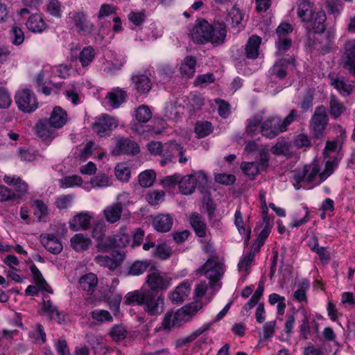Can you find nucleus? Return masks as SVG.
Masks as SVG:
<instances>
[{
  "label": "nucleus",
  "mask_w": 355,
  "mask_h": 355,
  "mask_svg": "<svg viewBox=\"0 0 355 355\" xmlns=\"http://www.w3.org/2000/svg\"><path fill=\"white\" fill-rule=\"evenodd\" d=\"M3 181L15 188V191H11L8 187L0 185V202L12 200L26 193L28 191V185L19 177L17 175H4Z\"/></svg>",
  "instance_id": "obj_6"
},
{
  "label": "nucleus",
  "mask_w": 355,
  "mask_h": 355,
  "mask_svg": "<svg viewBox=\"0 0 355 355\" xmlns=\"http://www.w3.org/2000/svg\"><path fill=\"white\" fill-rule=\"evenodd\" d=\"M345 67H355V43L348 41L345 44Z\"/></svg>",
  "instance_id": "obj_48"
},
{
  "label": "nucleus",
  "mask_w": 355,
  "mask_h": 355,
  "mask_svg": "<svg viewBox=\"0 0 355 355\" xmlns=\"http://www.w3.org/2000/svg\"><path fill=\"white\" fill-rule=\"evenodd\" d=\"M309 288V283L306 279H304L300 287L294 292L293 299L297 302H303L306 301V293Z\"/></svg>",
  "instance_id": "obj_56"
},
{
  "label": "nucleus",
  "mask_w": 355,
  "mask_h": 355,
  "mask_svg": "<svg viewBox=\"0 0 355 355\" xmlns=\"http://www.w3.org/2000/svg\"><path fill=\"white\" fill-rule=\"evenodd\" d=\"M30 270L33 277V282L40 291H44L52 293L51 288L49 287L45 279H44L41 272L35 265L30 266Z\"/></svg>",
  "instance_id": "obj_39"
},
{
  "label": "nucleus",
  "mask_w": 355,
  "mask_h": 355,
  "mask_svg": "<svg viewBox=\"0 0 355 355\" xmlns=\"http://www.w3.org/2000/svg\"><path fill=\"white\" fill-rule=\"evenodd\" d=\"M190 135L187 130H182L177 139L164 145L163 157L160 160L162 166L173 162L176 155H180L179 162L180 164H185L187 162V158L184 155V150L182 145L189 141Z\"/></svg>",
  "instance_id": "obj_2"
},
{
  "label": "nucleus",
  "mask_w": 355,
  "mask_h": 355,
  "mask_svg": "<svg viewBox=\"0 0 355 355\" xmlns=\"http://www.w3.org/2000/svg\"><path fill=\"white\" fill-rule=\"evenodd\" d=\"M94 214L89 211H83L76 213L69 220V227L74 232L85 231L90 228Z\"/></svg>",
  "instance_id": "obj_12"
},
{
  "label": "nucleus",
  "mask_w": 355,
  "mask_h": 355,
  "mask_svg": "<svg viewBox=\"0 0 355 355\" xmlns=\"http://www.w3.org/2000/svg\"><path fill=\"white\" fill-rule=\"evenodd\" d=\"M105 232V225L103 222H99L95 224L92 235L97 241V244L101 241H107V239H103Z\"/></svg>",
  "instance_id": "obj_63"
},
{
  "label": "nucleus",
  "mask_w": 355,
  "mask_h": 355,
  "mask_svg": "<svg viewBox=\"0 0 355 355\" xmlns=\"http://www.w3.org/2000/svg\"><path fill=\"white\" fill-rule=\"evenodd\" d=\"M26 25L28 29L33 33H42L46 28V24L40 14L30 16Z\"/></svg>",
  "instance_id": "obj_34"
},
{
  "label": "nucleus",
  "mask_w": 355,
  "mask_h": 355,
  "mask_svg": "<svg viewBox=\"0 0 355 355\" xmlns=\"http://www.w3.org/2000/svg\"><path fill=\"white\" fill-rule=\"evenodd\" d=\"M205 187L207 184V178L202 171L194 172L193 174L181 176L179 181L180 191L184 195L191 194L196 187Z\"/></svg>",
  "instance_id": "obj_8"
},
{
  "label": "nucleus",
  "mask_w": 355,
  "mask_h": 355,
  "mask_svg": "<svg viewBox=\"0 0 355 355\" xmlns=\"http://www.w3.org/2000/svg\"><path fill=\"white\" fill-rule=\"evenodd\" d=\"M131 86L139 94L148 93L152 87L148 76L144 73H136L131 76Z\"/></svg>",
  "instance_id": "obj_22"
},
{
  "label": "nucleus",
  "mask_w": 355,
  "mask_h": 355,
  "mask_svg": "<svg viewBox=\"0 0 355 355\" xmlns=\"http://www.w3.org/2000/svg\"><path fill=\"white\" fill-rule=\"evenodd\" d=\"M71 19L78 29V33L87 35L93 31L94 25L87 19L86 15L83 12L73 13Z\"/></svg>",
  "instance_id": "obj_24"
},
{
  "label": "nucleus",
  "mask_w": 355,
  "mask_h": 355,
  "mask_svg": "<svg viewBox=\"0 0 355 355\" xmlns=\"http://www.w3.org/2000/svg\"><path fill=\"white\" fill-rule=\"evenodd\" d=\"M201 309L202 304L196 302L178 309L174 312L176 324H178L180 327L185 322L189 321L193 315H195Z\"/></svg>",
  "instance_id": "obj_18"
},
{
  "label": "nucleus",
  "mask_w": 355,
  "mask_h": 355,
  "mask_svg": "<svg viewBox=\"0 0 355 355\" xmlns=\"http://www.w3.org/2000/svg\"><path fill=\"white\" fill-rule=\"evenodd\" d=\"M104 297L114 314L115 315H118L122 295L117 293H113L111 289H110L107 293L104 294Z\"/></svg>",
  "instance_id": "obj_41"
},
{
  "label": "nucleus",
  "mask_w": 355,
  "mask_h": 355,
  "mask_svg": "<svg viewBox=\"0 0 355 355\" xmlns=\"http://www.w3.org/2000/svg\"><path fill=\"white\" fill-rule=\"evenodd\" d=\"M91 315L93 320L101 323L112 321V316L110 313L106 310L96 309L91 313Z\"/></svg>",
  "instance_id": "obj_61"
},
{
  "label": "nucleus",
  "mask_w": 355,
  "mask_h": 355,
  "mask_svg": "<svg viewBox=\"0 0 355 355\" xmlns=\"http://www.w3.org/2000/svg\"><path fill=\"white\" fill-rule=\"evenodd\" d=\"M150 260H137L132 263L128 269V275L138 276L143 274L150 266Z\"/></svg>",
  "instance_id": "obj_46"
},
{
  "label": "nucleus",
  "mask_w": 355,
  "mask_h": 355,
  "mask_svg": "<svg viewBox=\"0 0 355 355\" xmlns=\"http://www.w3.org/2000/svg\"><path fill=\"white\" fill-rule=\"evenodd\" d=\"M112 182L110 177L105 173H98L93 176L89 182H85L83 189L89 191L92 189H103L111 186Z\"/></svg>",
  "instance_id": "obj_26"
},
{
  "label": "nucleus",
  "mask_w": 355,
  "mask_h": 355,
  "mask_svg": "<svg viewBox=\"0 0 355 355\" xmlns=\"http://www.w3.org/2000/svg\"><path fill=\"white\" fill-rule=\"evenodd\" d=\"M140 151L139 146L135 141L128 139L121 138L116 141V146L112 152L115 155L121 153L136 155Z\"/></svg>",
  "instance_id": "obj_25"
},
{
  "label": "nucleus",
  "mask_w": 355,
  "mask_h": 355,
  "mask_svg": "<svg viewBox=\"0 0 355 355\" xmlns=\"http://www.w3.org/2000/svg\"><path fill=\"white\" fill-rule=\"evenodd\" d=\"M126 92L120 88H114L107 93L103 104L112 109L118 108L125 100Z\"/></svg>",
  "instance_id": "obj_23"
},
{
  "label": "nucleus",
  "mask_w": 355,
  "mask_h": 355,
  "mask_svg": "<svg viewBox=\"0 0 355 355\" xmlns=\"http://www.w3.org/2000/svg\"><path fill=\"white\" fill-rule=\"evenodd\" d=\"M130 243V237L123 229L112 238H108L107 241H101L97 244V248L99 251L105 252L113 247L125 248Z\"/></svg>",
  "instance_id": "obj_11"
},
{
  "label": "nucleus",
  "mask_w": 355,
  "mask_h": 355,
  "mask_svg": "<svg viewBox=\"0 0 355 355\" xmlns=\"http://www.w3.org/2000/svg\"><path fill=\"white\" fill-rule=\"evenodd\" d=\"M191 293V284L184 281L179 284L170 294L169 298L173 302H182L185 300Z\"/></svg>",
  "instance_id": "obj_29"
},
{
  "label": "nucleus",
  "mask_w": 355,
  "mask_h": 355,
  "mask_svg": "<svg viewBox=\"0 0 355 355\" xmlns=\"http://www.w3.org/2000/svg\"><path fill=\"white\" fill-rule=\"evenodd\" d=\"M146 278V283L152 291H165L172 284L168 275L157 270L149 273Z\"/></svg>",
  "instance_id": "obj_14"
},
{
  "label": "nucleus",
  "mask_w": 355,
  "mask_h": 355,
  "mask_svg": "<svg viewBox=\"0 0 355 355\" xmlns=\"http://www.w3.org/2000/svg\"><path fill=\"white\" fill-rule=\"evenodd\" d=\"M146 148L150 155L163 157L164 145L161 142L151 141L146 144Z\"/></svg>",
  "instance_id": "obj_64"
},
{
  "label": "nucleus",
  "mask_w": 355,
  "mask_h": 355,
  "mask_svg": "<svg viewBox=\"0 0 355 355\" xmlns=\"http://www.w3.org/2000/svg\"><path fill=\"white\" fill-rule=\"evenodd\" d=\"M271 231V226L266 224L255 241L254 246L252 248L254 251H259L260 248L263 245L265 240L268 236Z\"/></svg>",
  "instance_id": "obj_59"
},
{
  "label": "nucleus",
  "mask_w": 355,
  "mask_h": 355,
  "mask_svg": "<svg viewBox=\"0 0 355 355\" xmlns=\"http://www.w3.org/2000/svg\"><path fill=\"white\" fill-rule=\"evenodd\" d=\"M122 211L123 207L121 202H116L105 207L103 213L107 222L115 223L120 220Z\"/></svg>",
  "instance_id": "obj_28"
},
{
  "label": "nucleus",
  "mask_w": 355,
  "mask_h": 355,
  "mask_svg": "<svg viewBox=\"0 0 355 355\" xmlns=\"http://www.w3.org/2000/svg\"><path fill=\"white\" fill-rule=\"evenodd\" d=\"M144 309L151 316H157L162 314L164 310V297L158 296L156 298H153L150 295H147L144 304Z\"/></svg>",
  "instance_id": "obj_20"
},
{
  "label": "nucleus",
  "mask_w": 355,
  "mask_h": 355,
  "mask_svg": "<svg viewBox=\"0 0 355 355\" xmlns=\"http://www.w3.org/2000/svg\"><path fill=\"white\" fill-rule=\"evenodd\" d=\"M325 8L329 14L338 16L343 10L341 0H326Z\"/></svg>",
  "instance_id": "obj_58"
},
{
  "label": "nucleus",
  "mask_w": 355,
  "mask_h": 355,
  "mask_svg": "<svg viewBox=\"0 0 355 355\" xmlns=\"http://www.w3.org/2000/svg\"><path fill=\"white\" fill-rule=\"evenodd\" d=\"M303 170L306 171L307 183L318 185L325 180H320L321 172L317 162H313L309 165L305 166Z\"/></svg>",
  "instance_id": "obj_31"
},
{
  "label": "nucleus",
  "mask_w": 355,
  "mask_h": 355,
  "mask_svg": "<svg viewBox=\"0 0 355 355\" xmlns=\"http://www.w3.org/2000/svg\"><path fill=\"white\" fill-rule=\"evenodd\" d=\"M255 252L256 251L252 248L250 252L243 255L242 259L238 264L239 272L243 277H245L250 271Z\"/></svg>",
  "instance_id": "obj_42"
},
{
  "label": "nucleus",
  "mask_w": 355,
  "mask_h": 355,
  "mask_svg": "<svg viewBox=\"0 0 355 355\" xmlns=\"http://www.w3.org/2000/svg\"><path fill=\"white\" fill-rule=\"evenodd\" d=\"M82 178L78 175L65 176L60 179L59 184L62 189H68L73 187H82L84 185Z\"/></svg>",
  "instance_id": "obj_44"
},
{
  "label": "nucleus",
  "mask_w": 355,
  "mask_h": 355,
  "mask_svg": "<svg viewBox=\"0 0 355 355\" xmlns=\"http://www.w3.org/2000/svg\"><path fill=\"white\" fill-rule=\"evenodd\" d=\"M12 43L15 45H20L24 40L23 30L17 26H13L10 31Z\"/></svg>",
  "instance_id": "obj_62"
},
{
  "label": "nucleus",
  "mask_w": 355,
  "mask_h": 355,
  "mask_svg": "<svg viewBox=\"0 0 355 355\" xmlns=\"http://www.w3.org/2000/svg\"><path fill=\"white\" fill-rule=\"evenodd\" d=\"M184 103L185 100L183 97L168 102L164 108V117L169 121L178 120L184 113Z\"/></svg>",
  "instance_id": "obj_17"
},
{
  "label": "nucleus",
  "mask_w": 355,
  "mask_h": 355,
  "mask_svg": "<svg viewBox=\"0 0 355 355\" xmlns=\"http://www.w3.org/2000/svg\"><path fill=\"white\" fill-rule=\"evenodd\" d=\"M67 121L66 111L61 107L56 106L53 109L48 122L38 128V133L44 139H52L56 137L55 130L62 128Z\"/></svg>",
  "instance_id": "obj_4"
},
{
  "label": "nucleus",
  "mask_w": 355,
  "mask_h": 355,
  "mask_svg": "<svg viewBox=\"0 0 355 355\" xmlns=\"http://www.w3.org/2000/svg\"><path fill=\"white\" fill-rule=\"evenodd\" d=\"M346 112V107L338 100L331 99L330 101V114L337 119Z\"/></svg>",
  "instance_id": "obj_60"
},
{
  "label": "nucleus",
  "mask_w": 355,
  "mask_h": 355,
  "mask_svg": "<svg viewBox=\"0 0 355 355\" xmlns=\"http://www.w3.org/2000/svg\"><path fill=\"white\" fill-rule=\"evenodd\" d=\"M227 35V27L223 22L210 24L207 20L200 19L190 31L189 35L193 42L205 44L210 42L214 46L223 44Z\"/></svg>",
  "instance_id": "obj_1"
},
{
  "label": "nucleus",
  "mask_w": 355,
  "mask_h": 355,
  "mask_svg": "<svg viewBox=\"0 0 355 355\" xmlns=\"http://www.w3.org/2000/svg\"><path fill=\"white\" fill-rule=\"evenodd\" d=\"M119 125L118 120L110 115L103 114L95 119L93 123L94 131L99 137H105Z\"/></svg>",
  "instance_id": "obj_10"
},
{
  "label": "nucleus",
  "mask_w": 355,
  "mask_h": 355,
  "mask_svg": "<svg viewBox=\"0 0 355 355\" xmlns=\"http://www.w3.org/2000/svg\"><path fill=\"white\" fill-rule=\"evenodd\" d=\"M212 131V125L208 121L197 122L195 127V132L198 137L202 138L207 136Z\"/></svg>",
  "instance_id": "obj_55"
},
{
  "label": "nucleus",
  "mask_w": 355,
  "mask_h": 355,
  "mask_svg": "<svg viewBox=\"0 0 355 355\" xmlns=\"http://www.w3.org/2000/svg\"><path fill=\"white\" fill-rule=\"evenodd\" d=\"M35 84L37 91L46 96L56 94L60 89L59 84L49 80L44 71H42L35 78Z\"/></svg>",
  "instance_id": "obj_19"
},
{
  "label": "nucleus",
  "mask_w": 355,
  "mask_h": 355,
  "mask_svg": "<svg viewBox=\"0 0 355 355\" xmlns=\"http://www.w3.org/2000/svg\"><path fill=\"white\" fill-rule=\"evenodd\" d=\"M53 232L42 234L40 236V241L44 247L52 254H58L63 249L62 243L60 241L61 237L67 233V228L64 223H60L57 228L52 229Z\"/></svg>",
  "instance_id": "obj_7"
},
{
  "label": "nucleus",
  "mask_w": 355,
  "mask_h": 355,
  "mask_svg": "<svg viewBox=\"0 0 355 355\" xmlns=\"http://www.w3.org/2000/svg\"><path fill=\"white\" fill-rule=\"evenodd\" d=\"M98 284L97 276L92 272L83 275L79 279V286L85 291L92 293Z\"/></svg>",
  "instance_id": "obj_35"
},
{
  "label": "nucleus",
  "mask_w": 355,
  "mask_h": 355,
  "mask_svg": "<svg viewBox=\"0 0 355 355\" xmlns=\"http://www.w3.org/2000/svg\"><path fill=\"white\" fill-rule=\"evenodd\" d=\"M155 178L156 174L153 170L143 171L139 175V184L143 187H149L153 185Z\"/></svg>",
  "instance_id": "obj_53"
},
{
  "label": "nucleus",
  "mask_w": 355,
  "mask_h": 355,
  "mask_svg": "<svg viewBox=\"0 0 355 355\" xmlns=\"http://www.w3.org/2000/svg\"><path fill=\"white\" fill-rule=\"evenodd\" d=\"M268 166V156L265 150L260 152V161L257 163L244 162L241 164L243 173L250 178H254L259 173Z\"/></svg>",
  "instance_id": "obj_15"
},
{
  "label": "nucleus",
  "mask_w": 355,
  "mask_h": 355,
  "mask_svg": "<svg viewBox=\"0 0 355 355\" xmlns=\"http://www.w3.org/2000/svg\"><path fill=\"white\" fill-rule=\"evenodd\" d=\"M234 224L239 234L245 238V243L247 244L250 239V230L247 224L243 221L239 209H236L234 214Z\"/></svg>",
  "instance_id": "obj_40"
},
{
  "label": "nucleus",
  "mask_w": 355,
  "mask_h": 355,
  "mask_svg": "<svg viewBox=\"0 0 355 355\" xmlns=\"http://www.w3.org/2000/svg\"><path fill=\"white\" fill-rule=\"evenodd\" d=\"M32 207L34 210V215L39 220H42L47 216L48 207L42 200H34Z\"/></svg>",
  "instance_id": "obj_51"
},
{
  "label": "nucleus",
  "mask_w": 355,
  "mask_h": 355,
  "mask_svg": "<svg viewBox=\"0 0 355 355\" xmlns=\"http://www.w3.org/2000/svg\"><path fill=\"white\" fill-rule=\"evenodd\" d=\"M147 295L142 290H136L128 293L125 295L124 303L127 305L138 304L141 305L144 304Z\"/></svg>",
  "instance_id": "obj_43"
},
{
  "label": "nucleus",
  "mask_w": 355,
  "mask_h": 355,
  "mask_svg": "<svg viewBox=\"0 0 355 355\" xmlns=\"http://www.w3.org/2000/svg\"><path fill=\"white\" fill-rule=\"evenodd\" d=\"M92 244L91 239L83 233H76L70 239L71 247L76 252H83L89 248Z\"/></svg>",
  "instance_id": "obj_30"
},
{
  "label": "nucleus",
  "mask_w": 355,
  "mask_h": 355,
  "mask_svg": "<svg viewBox=\"0 0 355 355\" xmlns=\"http://www.w3.org/2000/svg\"><path fill=\"white\" fill-rule=\"evenodd\" d=\"M262 119L260 116H257L248 121L246 131L251 136L256 135L261 132L263 136L268 138H274L279 132V121L277 117L268 119L261 123Z\"/></svg>",
  "instance_id": "obj_3"
},
{
  "label": "nucleus",
  "mask_w": 355,
  "mask_h": 355,
  "mask_svg": "<svg viewBox=\"0 0 355 355\" xmlns=\"http://www.w3.org/2000/svg\"><path fill=\"white\" fill-rule=\"evenodd\" d=\"M173 225V219L168 214H159L153 218V226L155 230L166 232L171 230Z\"/></svg>",
  "instance_id": "obj_32"
},
{
  "label": "nucleus",
  "mask_w": 355,
  "mask_h": 355,
  "mask_svg": "<svg viewBox=\"0 0 355 355\" xmlns=\"http://www.w3.org/2000/svg\"><path fill=\"white\" fill-rule=\"evenodd\" d=\"M327 119L326 109L324 107H317L311 120V128L315 137H320L322 135L327 125Z\"/></svg>",
  "instance_id": "obj_16"
},
{
  "label": "nucleus",
  "mask_w": 355,
  "mask_h": 355,
  "mask_svg": "<svg viewBox=\"0 0 355 355\" xmlns=\"http://www.w3.org/2000/svg\"><path fill=\"white\" fill-rule=\"evenodd\" d=\"M314 12L309 0H303L298 6L297 15L302 21H309Z\"/></svg>",
  "instance_id": "obj_45"
},
{
  "label": "nucleus",
  "mask_w": 355,
  "mask_h": 355,
  "mask_svg": "<svg viewBox=\"0 0 355 355\" xmlns=\"http://www.w3.org/2000/svg\"><path fill=\"white\" fill-rule=\"evenodd\" d=\"M125 258L123 250H116L112 253L111 257L107 255H98L95 257V262L101 266L114 270L119 267Z\"/></svg>",
  "instance_id": "obj_13"
},
{
  "label": "nucleus",
  "mask_w": 355,
  "mask_h": 355,
  "mask_svg": "<svg viewBox=\"0 0 355 355\" xmlns=\"http://www.w3.org/2000/svg\"><path fill=\"white\" fill-rule=\"evenodd\" d=\"M95 50L91 46H85L79 53V60L83 67L89 65L95 57Z\"/></svg>",
  "instance_id": "obj_50"
},
{
  "label": "nucleus",
  "mask_w": 355,
  "mask_h": 355,
  "mask_svg": "<svg viewBox=\"0 0 355 355\" xmlns=\"http://www.w3.org/2000/svg\"><path fill=\"white\" fill-rule=\"evenodd\" d=\"M286 75L284 68H270L268 71V78L270 80L267 86L268 93L275 95L282 89V87L278 85L274 88L273 84H277L281 81Z\"/></svg>",
  "instance_id": "obj_21"
},
{
  "label": "nucleus",
  "mask_w": 355,
  "mask_h": 355,
  "mask_svg": "<svg viewBox=\"0 0 355 355\" xmlns=\"http://www.w3.org/2000/svg\"><path fill=\"white\" fill-rule=\"evenodd\" d=\"M291 182L295 189L306 188L307 181L306 178V171L302 168H298L291 172Z\"/></svg>",
  "instance_id": "obj_47"
},
{
  "label": "nucleus",
  "mask_w": 355,
  "mask_h": 355,
  "mask_svg": "<svg viewBox=\"0 0 355 355\" xmlns=\"http://www.w3.org/2000/svg\"><path fill=\"white\" fill-rule=\"evenodd\" d=\"M114 175L117 180L128 182L131 177V168L126 162L118 163L114 167Z\"/></svg>",
  "instance_id": "obj_37"
},
{
  "label": "nucleus",
  "mask_w": 355,
  "mask_h": 355,
  "mask_svg": "<svg viewBox=\"0 0 355 355\" xmlns=\"http://www.w3.org/2000/svg\"><path fill=\"white\" fill-rule=\"evenodd\" d=\"M326 21V14L324 11L320 10L313 14L309 21L307 23V28L312 30L315 33H322L326 29L324 22Z\"/></svg>",
  "instance_id": "obj_27"
},
{
  "label": "nucleus",
  "mask_w": 355,
  "mask_h": 355,
  "mask_svg": "<svg viewBox=\"0 0 355 355\" xmlns=\"http://www.w3.org/2000/svg\"><path fill=\"white\" fill-rule=\"evenodd\" d=\"M261 39L257 35L250 37L245 45V55L248 59H256L259 54Z\"/></svg>",
  "instance_id": "obj_33"
},
{
  "label": "nucleus",
  "mask_w": 355,
  "mask_h": 355,
  "mask_svg": "<svg viewBox=\"0 0 355 355\" xmlns=\"http://www.w3.org/2000/svg\"><path fill=\"white\" fill-rule=\"evenodd\" d=\"M172 254V248L166 243H161L155 247L153 255L160 259H168Z\"/></svg>",
  "instance_id": "obj_54"
},
{
  "label": "nucleus",
  "mask_w": 355,
  "mask_h": 355,
  "mask_svg": "<svg viewBox=\"0 0 355 355\" xmlns=\"http://www.w3.org/2000/svg\"><path fill=\"white\" fill-rule=\"evenodd\" d=\"M199 273L209 279L210 289L218 291L221 287L219 279L223 274V263L218 257H211L199 269Z\"/></svg>",
  "instance_id": "obj_5"
},
{
  "label": "nucleus",
  "mask_w": 355,
  "mask_h": 355,
  "mask_svg": "<svg viewBox=\"0 0 355 355\" xmlns=\"http://www.w3.org/2000/svg\"><path fill=\"white\" fill-rule=\"evenodd\" d=\"M243 15L241 10L234 6L230 11L228 12V15L225 19L227 22L231 23L233 27L239 25L241 21L243 20Z\"/></svg>",
  "instance_id": "obj_57"
},
{
  "label": "nucleus",
  "mask_w": 355,
  "mask_h": 355,
  "mask_svg": "<svg viewBox=\"0 0 355 355\" xmlns=\"http://www.w3.org/2000/svg\"><path fill=\"white\" fill-rule=\"evenodd\" d=\"M15 102L18 108L25 113H31L38 108V101L35 94L30 89H22L15 95Z\"/></svg>",
  "instance_id": "obj_9"
},
{
  "label": "nucleus",
  "mask_w": 355,
  "mask_h": 355,
  "mask_svg": "<svg viewBox=\"0 0 355 355\" xmlns=\"http://www.w3.org/2000/svg\"><path fill=\"white\" fill-rule=\"evenodd\" d=\"M152 110L150 107L141 105L135 111V117L139 122L146 123L152 117Z\"/></svg>",
  "instance_id": "obj_52"
},
{
  "label": "nucleus",
  "mask_w": 355,
  "mask_h": 355,
  "mask_svg": "<svg viewBox=\"0 0 355 355\" xmlns=\"http://www.w3.org/2000/svg\"><path fill=\"white\" fill-rule=\"evenodd\" d=\"M189 223L198 236L200 238L205 236L206 224L200 214L193 213L189 217Z\"/></svg>",
  "instance_id": "obj_36"
},
{
  "label": "nucleus",
  "mask_w": 355,
  "mask_h": 355,
  "mask_svg": "<svg viewBox=\"0 0 355 355\" xmlns=\"http://www.w3.org/2000/svg\"><path fill=\"white\" fill-rule=\"evenodd\" d=\"M330 81L331 85L343 96L350 94L355 87L354 82L346 83L343 80L334 78L333 77L330 78Z\"/></svg>",
  "instance_id": "obj_38"
},
{
  "label": "nucleus",
  "mask_w": 355,
  "mask_h": 355,
  "mask_svg": "<svg viewBox=\"0 0 355 355\" xmlns=\"http://www.w3.org/2000/svg\"><path fill=\"white\" fill-rule=\"evenodd\" d=\"M339 160L336 156L328 157L325 162L324 169L321 172L320 180H326L338 166Z\"/></svg>",
  "instance_id": "obj_49"
}]
</instances>
